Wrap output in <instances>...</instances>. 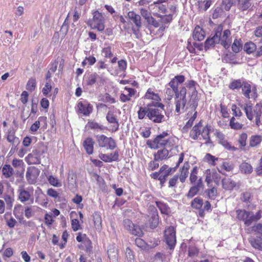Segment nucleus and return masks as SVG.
Listing matches in <instances>:
<instances>
[{
  "instance_id": "1a4fd4ad",
  "label": "nucleus",
  "mask_w": 262,
  "mask_h": 262,
  "mask_svg": "<svg viewBox=\"0 0 262 262\" xmlns=\"http://www.w3.org/2000/svg\"><path fill=\"white\" fill-rule=\"evenodd\" d=\"M242 92L247 99L253 98L255 99L257 97L256 89L255 88H252L251 85L246 80L242 87Z\"/></svg>"
},
{
  "instance_id": "a211bd4d",
  "label": "nucleus",
  "mask_w": 262,
  "mask_h": 262,
  "mask_svg": "<svg viewBox=\"0 0 262 262\" xmlns=\"http://www.w3.org/2000/svg\"><path fill=\"white\" fill-rule=\"evenodd\" d=\"M185 80V77L182 75H178L174 76L168 83V86L178 91L179 85L182 84Z\"/></svg>"
},
{
  "instance_id": "72a5a7b5",
  "label": "nucleus",
  "mask_w": 262,
  "mask_h": 262,
  "mask_svg": "<svg viewBox=\"0 0 262 262\" xmlns=\"http://www.w3.org/2000/svg\"><path fill=\"white\" fill-rule=\"evenodd\" d=\"M251 245L254 248L260 250H262V239L260 237H251L249 239Z\"/></svg>"
},
{
  "instance_id": "0eeeda50",
  "label": "nucleus",
  "mask_w": 262,
  "mask_h": 262,
  "mask_svg": "<svg viewBox=\"0 0 262 262\" xmlns=\"http://www.w3.org/2000/svg\"><path fill=\"white\" fill-rule=\"evenodd\" d=\"M164 238L165 242L169 248L173 249L176 244V230L173 227L170 226L165 229Z\"/></svg>"
},
{
  "instance_id": "13d9d810",
  "label": "nucleus",
  "mask_w": 262,
  "mask_h": 262,
  "mask_svg": "<svg viewBox=\"0 0 262 262\" xmlns=\"http://www.w3.org/2000/svg\"><path fill=\"white\" fill-rule=\"evenodd\" d=\"M252 195L250 191H246L242 193L241 199L244 202H250Z\"/></svg>"
},
{
  "instance_id": "5701e85b",
  "label": "nucleus",
  "mask_w": 262,
  "mask_h": 262,
  "mask_svg": "<svg viewBox=\"0 0 262 262\" xmlns=\"http://www.w3.org/2000/svg\"><path fill=\"white\" fill-rule=\"evenodd\" d=\"M239 170L241 173L249 175L253 171V168L249 162H243L239 166Z\"/></svg>"
},
{
  "instance_id": "a18cd8bd",
  "label": "nucleus",
  "mask_w": 262,
  "mask_h": 262,
  "mask_svg": "<svg viewBox=\"0 0 262 262\" xmlns=\"http://www.w3.org/2000/svg\"><path fill=\"white\" fill-rule=\"evenodd\" d=\"M165 93L167 96V99L168 100H171L174 95L176 97V95H177V91L173 90V88L168 86V84H167L166 85Z\"/></svg>"
},
{
  "instance_id": "69168bd1",
  "label": "nucleus",
  "mask_w": 262,
  "mask_h": 262,
  "mask_svg": "<svg viewBox=\"0 0 262 262\" xmlns=\"http://www.w3.org/2000/svg\"><path fill=\"white\" fill-rule=\"evenodd\" d=\"M23 211V206L20 204L15 206L13 210V214L16 217H18Z\"/></svg>"
},
{
  "instance_id": "680f3d73",
  "label": "nucleus",
  "mask_w": 262,
  "mask_h": 262,
  "mask_svg": "<svg viewBox=\"0 0 262 262\" xmlns=\"http://www.w3.org/2000/svg\"><path fill=\"white\" fill-rule=\"evenodd\" d=\"M247 139V135L246 133H243L240 135L238 140V142L242 147L246 146Z\"/></svg>"
},
{
  "instance_id": "4c0bfd02",
  "label": "nucleus",
  "mask_w": 262,
  "mask_h": 262,
  "mask_svg": "<svg viewBox=\"0 0 262 262\" xmlns=\"http://www.w3.org/2000/svg\"><path fill=\"white\" fill-rule=\"evenodd\" d=\"M198 167L195 166L191 171L189 180L192 184H196L199 179L198 177Z\"/></svg>"
},
{
  "instance_id": "6e6552de",
  "label": "nucleus",
  "mask_w": 262,
  "mask_h": 262,
  "mask_svg": "<svg viewBox=\"0 0 262 262\" xmlns=\"http://www.w3.org/2000/svg\"><path fill=\"white\" fill-rule=\"evenodd\" d=\"M217 27H220L221 29L219 32V35H217L218 39H219V43L220 42L225 49H228L231 43V32L229 30L227 29L222 33L223 27L220 25Z\"/></svg>"
},
{
  "instance_id": "c9c22d12",
  "label": "nucleus",
  "mask_w": 262,
  "mask_h": 262,
  "mask_svg": "<svg viewBox=\"0 0 262 262\" xmlns=\"http://www.w3.org/2000/svg\"><path fill=\"white\" fill-rule=\"evenodd\" d=\"M248 220L246 221V226H249L254 222H256L259 220L261 217V213L260 211L257 212L255 214L252 212H250V215L249 216Z\"/></svg>"
},
{
  "instance_id": "393cba45",
  "label": "nucleus",
  "mask_w": 262,
  "mask_h": 262,
  "mask_svg": "<svg viewBox=\"0 0 262 262\" xmlns=\"http://www.w3.org/2000/svg\"><path fill=\"white\" fill-rule=\"evenodd\" d=\"M94 141L91 138H86L83 143V147L89 155H91L94 150Z\"/></svg>"
},
{
  "instance_id": "79ce46f5",
  "label": "nucleus",
  "mask_w": 262,
  "mask_h": 262,
  "mask_svg": "<svg viewBox=\"0 0 262 262\" xmlns=\"http://www.w3.org/2000/svg\"><path fill=\"white\" fill-rule=\"evenodd\" d=\"M2 172L6 178L10 177L13 173V169L10 165H4L2 168Z\"/></svg>"
},
{
  "instance_id": "b1692460",
  "label": "nucleus",
  "mask_w": 262,
  "mask_h": 262,
  "mask_svg": "<svg viewBox=\"0 0 262 262\" xmlns=\"http://www.w3.org/2000/svg\"><path fill=\"white\" fill-rule=\"evenodd\" d=\"M202 128L201 122L195 124L190 132V137L193 140H197L200 136Z\"/></svg>"
},
{
  "instance_id": "c03bdc74",
  "label": "nucleus",
  "mask_w": 262,
  "mask_h": 262,
  "mask_svg": "<svg viewBox=\"0 0 262 262\" xmlns=\"http://www.w3.org/2000/svg\"><path fill=\"white\" fill-rule=\"evenodd\" d=\"M244 50L248 54H250L254 52L256 49V45L252 42H249L246 43L244 47Z\"/></svg>"
},
{
  "instance_id": "e2e57ef3",
  "label": "nucleus",
  "mask_w": 262,
  "mask_h": 262,
  "mask_svg": "<svg viewBox=\"0 0 262 262\" xmlns=\"http://www.w3.org/2000/svg\"><path fill=\"white\" fill-rule=\"evenodd\" d=\"M44 119V118L43 117H39L38 118V120L35 121L31 126L30 127V129L32 132H36L37 130V129L39 128L40 127V121Z\"/></svg>"
},
{
  "instance_id": "052dcab7",
  "label": "nucleus",
  "mask_w": 262,
  "mask_h": 262,
  "mask_svg": "<svg viewBox=\"0 0 262 262\" xmlns=\"http://www.w3.org/2000/svg\"><path fill=\"white\" fill-rule=\"evenodd\" d=\"M158 160H155L154 159L153 161H151L148 164V169L149 170L153 171L159 166V164L158 163Z\"/></svg>"
},
{
  "instance_id": "a19ab883",
  "label": "nucleus",
  "mask_w": 262,
  "mask_h": 262,
  "mask_svg": "<svg viewBox=\"0 0 262 262\" xmlns=\"http://www.w3.org/2000/svg\"><path fill=\"white\" fill-rule=\"evenodd\" d=\"M48 181L49 184L54 187H59L62 186L61 182L59 179L52 175L50 176L48 178Z\"/></svg>"
},
{
  "instance_id": "4468645a",
  "label": "nucleus",
  "mask_w": 262,
  "mask_h": 262,
  "mask_svg": "<svg viewBox=\"0 0 262 262\" xmlns=\"http://www.w3.org/2000/svg\"><path fill=\"white\" fill-rule=\"evenodd\" d=\"M159 1L154 2L149 6V9L152 12L153 15L157 17H161L160 13H164L166 11V7Z\"/></svg>"
},
{
  "instance_id": "5fc2aeb1",
  "label": "nucleus",
  "mask_w": 262,
  "mask_h": 262,
  "mask_svg": "<svg viewBox=\"0 0 262 262\" xmlns=\"http://www.w3.org/2000/svg\"><path fill=\"white\" fill-rule=\"evenodd\" d=\"M26 179L29 184H34L36 182V177L33 174L32 171L28 170L26 174Z\"/></svg>"
},
{
  "instance_id": "f03ea898",
  "label": "nucleus",
  "mask_w": 262,
  "mask_h": 262,
  "mask_svg": "<svg viewBox=\"0 0 262 262\" xmlns=\"http://www.w3.org/2000/svg\"><path fill=\"white\" fill-rule=\"evenodd\" d=\"M244 110L248 119L252 120L254 117H255L256 123L257 125H259L260 123V116L262 113V104L257 103L253 108L252 104L250 101H249L245 104Z\"/></svg>"
},
{
  "instance_id": "9b49d317",
  "label": "nucleus",
  "mask_w": 262,
  "mask_h": 262,
  "mask_svg": "<svg viewBox=\"0 0 262 262\" xmlns=\"http://www.w3.org/2000/svg\"><path fill=\"white\" fill-rule=\"evenodd\" d=\"M18 199L22 203L28 201L31 199L33 193L32 187H28L25 189L23 186H20L18 189Z\"/></svg>"
},
{
  "instance_id": "bb28decb",
  "label": "nucleus",
  "mask_w": 262,
  "mask_h": 262,
  "mask_svg": "<svg viewBox=\"0 0 262 262\" xmlns=\"http://www.w3.org/2000/svg\"><path fill=\"white\" fill-rule=\"evenodd\" d=\"M154 210L151 217L149 220V226L151 229L156 228L158 226L159 221L158 212L155 208H154Z\"/></svg>"
},
{
  "instance_id": "a878e982",
  "label": "nucleus",
  "mask_w": 262,
  "mask_h": 262,
  "mask_svg": "<svg viewBox=\"0 0 262 262\" xmlns=\"http://www.w3.org/2000/svg\"><path fill=\"white\" fill-rule=\"evenodd\" d=\"M205 37V31L200 27H195L193 32V38L194 39L201 41L204 39Z\"/></svg>"
},
{
  "instance_id": "0e129e2a",
  "label": "nucleus",
  "mask_w": 262,
  "mask_h": 262,
  "mask_svg": "<svg viewBox=\"0 0 262 262\" xmlns=\"http://www.w3.org/2000/svg\"><path fill=\"white\" fill-rule=\"evenodd\" d=\"M220 143L228 150L232 151H235L237 150V148L232 146L226 139L224 141H222Z\"/></svg>"
},
{
  "instance_id": "423d86ee",
  "label": "nucleus",
  "mask_w": 262,
  "mask_h": 262,
  "mask_svg": "<svg viewBox=\"0 0 262 262\" xmlns=\"http://www.w3.org/2000/svg\"><path fill=\"white\" fill-rule=\"evenodd\" d=\"M97 140L99 146L101 147L113 150L116 147L115 140L111 137H107L103 135H98L97 136Z\"/></svg>"
},
{
  "instance_id": "39448f33",
  "label": "nucleus",
  "mask_w": 262,
  "mask_h": 262,
  "mask_svg": "<svg viewBox=\"0 0 262 262\" xmlns=\"http://www.w3.org/2000/svg\"><path fill=\"white\" fill-rule=\"evenodd\" d=\"M106 119L108 122L111 124L110 130L116 132L119 128V123L116 115V111L114 107L110 108Z\"/></svg>"
},
{
  "instance_id": "20e7f679",
  "label": "nucleus",
  "mask_w": 262,
  "mask_h": 262,
  "mask_svg": "<svg viewBox=\"0 0 262 262\" xmlns=\"http://www.w3.org/2000/svg\"><path fill=\"white\" fill-rule=\"evenodd\" d=\"M104 21V18L102 14L96 11L93 13V20L90 23L91 27L93 29L102 32L105 28Z\"/></svg>"
},
{
  "instance_id": "f3484780",
  "label": "nucleus",
  "mask_w": 262,
  "mask_h": 262,
  "mask_svg": "<svg viewBox=\"0 0 262 262\" xmlns=\"http://www.w3.org/2000/svg\"><path fill=\"white\" fill-rule=\"evenodd\" d=\"M186 99L175 97L174 103L176 105V112L180 114L183 113L186 110Z\"/></svg>"
},
{
  "instance_id": "e433bc0d",
  "label": "nucleus",
  "mask_w": 262,
  "mask_h": 262,
  "mask_svg": "<svg viewBox=\"0 0 262 262\" xmlns=\"http://www.w3.org/2000/svg\"><path fill=\"white\" fill-rule=\"evenodd\" d=\"M156 204L161 213L168 214L170 212V209L166 204L160 201H156Z\"/></svg>"
},
{
  "instance_id": "f8f14e48",
  "label": "nucleus",
  "mask_w": 262,
  "mask_h": 262,
  "mask_svg": "<svg viewBox=\"0 0 262 262\" xmlns=\"http://www.w3.org/2000/svg\"><path fill=\"white\" fill-rule=\"evenodd\" d=\"M144 98L146 99L153 100L156 101L155 103L153 102L150 103L154 106H158L161 107L162 109L164 107V105L163 104L159 103V101L161 100V99L158 94L156 93L151 88H149L147 90L146 93L145 94Z\"/></svg>"
},
{
  "instance_id": "de8ad7c7",
  "label": "nucleus",
  "mask_w": 262,
  "mask_h": 262,
  "mask_svg": "<svg viewBox=\"0 0 262 262\" xmlns=\"http://www.w3.org/2000/svg\"><path fill=\"white\" fill-rule=\"evenodd\" d=\"M261 141V137L260 136H252L250 138V145L252 147H255L259 144Z\"/></svg>"
},
{
  "instance_id": "c756f323",
  "label": "nucleus",
  "mask_w": 262,
  "mask_h": 262,
  "mask_svg": "<svg viewBox=\"0 0 262 262\" xmlns=\"http://www.w3.org/2000/svg\"><path fill=\"white\" fill-rule=\"evenodd\" d=\"M237 218L238 220L243 221L246 226V221L248 220L249 216L250 215V211H247L245 210L238 209L236 210Z\"/></svg>"
},
{
  "instance_id": "37998d69",
  "label": "nucleus",
  "mask_w": 262,
  "mask_h": 262,
  "mask_svg": "<svg viewBox=\"0 0 262 262\" xmlns=\"http://www.w3.org/2000/svg\"><path fill=\"white\" fill-rule=\"evenodd\" d=\"M242 48V41L241 39H235L232 45V50L235 53L239 52Z\"/></svg>"
},
{
  "instance_id": "864d4df0",
  "label": "nucleus",
  "mask_w": 262,
  "mask_h": 262,
  "mask_svg": "<svg viewBox=\"0 0 262 262\" xmlns=\"http://www.w3.org/2000/svg\"><path fill=\"white\" fill-rule=\"evenodd\" d=\"M36 80L34 78H31L28 80L27 83L26 89L28 91L32 92L35 90L36 88Z\"/></svg>"
},
{
  "instance_id": "2eb2a0df",
  "label": "nucleus",
  "mask_w": 262,
  "mask_h": 262,
  "mask_svg": "<svg viewBox=\"0 0 262 262\" xmlns=\"http://www.w3.org/2000/svg\"><path fill=\"white\" fill-rule=\"evenodd\" d=\"M222 187L227 191H232L234 188L238 189L239 185L230 178H225L222 180Z\"/></svg>"
},
{
  "instance_id": "6ab92c4d",
  "label": "nucleus",
  "mask_w": 262,
  "mask_h": 262,
  "mask_svg": "<svg viewBox=\"0 0 262 262\" xmlns=\"http://www.w3.org/2000/svg\"><path fill=\"white\" fill-rule=\"evenodd\" d=\"M221 29L220 27H217L214 36L210 38H208L206 40L205 42V48L206 50L213 47L215 44L219 43V39H218L217 35H219V33Z\"/></svg>"
},
{
  "instance_id": "09e8293b",
  "label": "nucleus",
  "mask_w": 262,
  "mask_h": 262,
  "mask_svg": "<svg viewBox=\"0 0 262 262\" xmlns=\"http://www.w3.org/2000/svg\"><path fill=\"white\" fill-rule=\"evenodd\" d=\"M229 124L230 127L233 129H240L243 127L242 124L235 121V119L234 117L231 118Z\"/></svg>"
},
{
  "instance_id": "7ed1b4c3",
  "label": "nucleus",
  "mask_w": 262,
  "mask_h": 262,
  "mask_svg": "<svg viewBox=\"0 0 262 262\" xmlns=\"http://www.w3.org/2000/svg\"><path fill=\"white\" fill-rule=\"evenodd\" d=\"M151 104H147V117L155 123H161L164 121V108H158Z\"/></svg>"
},
{
  "instance_id": "473e14b6",
  "label": "nucleus",
  "mask_w": 262,
  "mask_h": 262,
  "mask_svg": "<svg viewBox=\"0 0 262 262\" xmlns=\"http://www.w3.org/2000/svg\"><path fill=\"white\" fill-rule=\"evenodd\" d=\"M200 135L203 140H205L206 144L208 145L212 143L209 136V129L207 126L203 127Z\"/></svg>"
},
{
  "instance_id": "f704fd0d",
  "label": "nucleus",
  "mask_w": 262,
  "mask_h": 262,
  "mask_svg": "<svg viewBox=\"0 0 262 262\" xmlns=\"http://www.w3.org/2000/svg\"><path fill=\"white\" fill-rule=\"evenodd\" d=\"M185 85L186 88H188L192 91L191 97H194V98H195L198 93L195 88V86L197 85L196 82L192 80H188L185 83Z\"/></svg>"
},
{
  "instance_id": "774afa93",
  "label": "nucleus",
  "mask_w": 262,
  "mask_h": 262,
  "mask_svg": "<svg viewBox=\"0 0 262 262\" xmlns=\"http://www.w3.org/2000/svg\"><path fill=\"white\" fill-rule=\"evenodd\" d=\"M118 65L119 70L121 72H124L127 68V62L124 59H121L118 61Z\"/></svg>"
},
{
  "instance_id": "dca6fc26",
  "label": "nucleus",
  "mask_w": 262,
  "mask_h": 262,
  "mask_svg": "<svg viewBox=\"0 0 262 262\" xmlns=\"http://www.w3.org/2000/svg\"><path fill=\"white\" fill-rule=\"evenodd\" d=\"M78 112L85 116L89 115L93 111V106L88 102L80 101L77 104Z\"/></svg>"
},
{
  "instance_id": "3c124183",
  "label": "nucleus",
  "mask_w": 262,
  "mask_h": 262,
  "mask_svg": "<svg viewBox=\"0 0 262 262\" xmlns=\"http://www.w3.org/2000/svg\"><path fill=\"white\" fill-rule=\"evenodd\" d=\"M251 6V4L249 0H242L239 2V8L242 11L247 10Z\"/></svg>"
},
{
  "instance_id": "412c9836",
  "label": "nucleus",
  "mask_w": 262,
  "mask_h": 262,
  "mask_svg": "<svg viewBox=\"0 0 262 262\" xmlns=\"http://www.w3.org/2000/svg\"><path fill=\"white\" fill-rule=\"evenodd\" d=\"M170 149L167 148H163L162 149H159L157 152L154 154V160L158 161H163L166 159L169 158L170 156L169 155Z\"/></svg>"
},
{
  "instance_id": "9d476101",
  "label": "nucleus",
  "mask_w": 262,
  "mask_h": 262,
  "mask_svg": "<svg viewBox=\"0 0 262 262\" xmlns=\"http://www.w3.org/2000/svg\"><path fill=\"white\" fill-rule=\"evenodd\" d=\"M205 177V182L207 183L208 186L211 183L214 181L217 184L220 180L221 176L214 169H208L204 172Z\"/></svg>"
},
{
  "instance_id": "ea45409f",
  "label": "nucleus",
  "mask_w": 262,
  "mask_h": 262,
  "mask_svg": "<svg viewBox=\"0 0 262 262\" xmlns=\"http://www.w3.org/2000/svg\"><path fill=\"white\" fill-rule=\"evenodd\" d=\"M211 0H205L198 2V7L200 10L206 11L212 4Z\"/></svg>"
},
{
  "instance_id": "bf43d9fd",
  "label": "nucleus",
  "mask_w": 262,
  "mask_h": 262,
  "mask_svg": "<svg viewBox=\"0 0 262 262\" xmlns=\"http://www.w3.org/2000/svg\"><path fill=\"white\" fill-rule=\"evenodd\" d=\"M145 116H147V106L145 107H140L138 111V117L139 119H143Z\"/></svg>"
},
{
  "instance_id": "338daca9",
  "label": "nucleus",
  "mask_w": 262,
  "mask_h": 262,
  "mask_svg": "<svg viewBox=\"0 0 262 262\" xmlns=\"http://www.w3.org/2000/svg\"><path fill=\"white\" fill-rule=\"evenodd\" d=\"M24 213L27 219H30L34 215V212L31 207L27 206L25 207Z\"/></svg>"
},
{
  "instance_id": "f257e3e1",
  "label": "nucleus",
  "mask_w": 262,
  "mask_h": 262,
  "mask_svg": "<svg viewBox=\"0 0 262 262\" xmlns=\"http://www.w3.org/2000/svg\"><path fill=\"white\" fill-rule=\"evenodd\" d=\"M147 145L152 149L165 147L164 148H170L171 150L176 145V139L170 137L167 132H163L158 135L152 141H148Z\"/></svg>"
},
{
  "instance_id": "6e6d98bb",
  "label": "nucleus",
  "mask_w": 262,
  "mask_h": 262,
  "mask_svg": "<svg viewBox=\"0 0 262 262\" xmlns=\"http://www.w3.org/2000/svg\"><path fill=\"white\" fill-rule=\"evenodd\" d=\"M196 114H197L196 112H195L193 114L192 116H191V117L190 118L189 120L187 122L185 125L183 127V129L184 130H187L189 128H190L192 126V125L193 123V121H194V120L195 119V118L196 117Z\"/></svg>"
},
{
  "instance_id": "4be33fe9",
  "label": "nucleus",
  "mask_w": 262,
  "mask_h": 262,
  "mask_svg": "<svg viewBox=\"0 0 262 262\" xmlns=\"http://www.w3.org/2000/svg\"><path fill=\"white\" fill-rule=\"evenodd\" d=\"M193 186L191 187L187 193V196L192 198L197 194L200 189L203 186V183L202 178H200L196 184H193Z\"/></svg>"
},
{
  "instance_id": "49530a36",
  "label": "nucleus",
  "mask_w": 262,
  "mask_h": 262,
  "mask_svg": "<svg viewBox=\"0 0 262 262\" xmlns=\"http://www.w3.org/2000/svg\"><path fill=\"white\" fill-rule=\"evenodd\" d=\"M206 192L208 197L213 200H215L217 195V189L214 187L208 189L206 190Z\"/></svg>"
},
{
  "instance_id": "2f4dec72",
  "label": "nucleus",
  "mask_w": 262,
  "mask_h": 262,
  "mask_svg": "<svg viewBox=\"0 0 262 262\" xmlns=\"http://www.w3.org/2000/svg\"><path fill=\"white\" fill-rule=\"evenodd\" d=\"M245 80L243 79H234L229 84V88L232 90H235L242 88Z\"/></svg>"
},
{
  "instance_id": "aec40b11",
  "label": "nucleus",
  "mask_w": 262,
  "mask_h": 262,
  "mask_svg": "<svg viewBox=\"0 0 262 262\" xmlns=\"http://www.w3.org/2000/svg\"><path fill=\"white\" fill-rule=\"evenodd\" d=\"M136 91L132 88L125 86L123 93L120 95V99L122 102H125L130 100V98L134 96Z\"/></svg>"
},
{
  "instance_id": "ddd939ff",
  "label": "nucleus",
  "mask_w": 262,
  "mask_h": 262,
  "mask_svg": "<svg viewBox=\"0 0 262 262\" xmlns=\"http://www.w3.org/2000/svg\"><path fill=\"white\" fill-rule=\"evenodd\" d=\"M123 224L125 228L128 230L131 234L139 236L142 235L143 232L141 228L138 226L135 225L130 220H124Z\"/></svg>"
},
{
  "instance_id": "58836bf2",
  "label": "nucleus",
  "mask_w": 262,
  "mask_h": 262,
  "mask_svg": "<svg viewBox=\"0 0 262 262\" xmlns=\"http://www.w3.org/2000/svg\"><path fill=\"white\" fill-rule=\"evenodd\" d=\"M219 159L211 155L210 154H207L204 158V161L209 163L211 166H214L216 164V162Z\"/></svg>"
},
{
  "instance_id": "cd10ccee",
  "label": "nucleus",
  "mask_w": 262,
  "mask_h": 262,
  "mask_svg": "<svg viewBox=\"0 0 262 262\" xmlns=\"http://www.w3.org/2000/svg\"><path fill=\"white\" fill-rule=\"evenodd\" d=\"M189 167L190 165L189 163L188 162H185L183 166L180 169L179 179L182 183L184 182L186 178L188 177Z\"/></svg>"
},
{
  "instance_id": "c85d7f7f",
  "label": "nucleus",
  "mask_w": 262,
  "mask_h": 262,
  "mask_svg": "<svg viewBox=\"0 0 262 262\" xmlns=\"http://www.w3.org/2000/svg\"><path fill=\"white\" fill-rule=\"evenodd\" d=\"M127 16L138 28L141 27V16L139 14H136L134 11H129Z\"/></svg>"
},
{
  "instance_id": "603ef678",
  "label": "nucleus",
  "mask_w": 262,
  "mask_h": 262,
  "mask_svg": "<svg viewBox=\"0 0 262 262\" xmlns=\"http://www.w3.org/2000/svg\"><path fill=\"white\" fill-rule=\"evenodd\" d=\"M203 200L200 198H195L191 202V206L193 208L200 209L203 205Z\"/></svg>"
},
{
  "instance_id": "7c9ffc66",
  "label": "nucleus",
  "mask_w": 262,
  "mask_h": 262,
  "mask_svg": "<svg viewBox=\"0 0 262 262\" xmlns=\"http://www.w3.org/2000/svg\"><path fill=\"white\" fill-rule=\"evenodd\" d=\"M7 139L9 142L12 144L14 149H16L20 142L19 138L14 136V133L10 132L7 135Z\"/></svg>"
},
{
  "instance_id": "8fccbe9b",
  "label": "nucleus",
  "mask_w": 262,
  "mask_h": 262,
  "mask_svg": "<svg viewBox=\"0 0 262 262\" xmlns=\"http://www.w3.org/2000/svg\"><path fill=\"white\" fill-rule=\"evenodd\" d=\"M172 170H174V168H169L167 165H163L160 169V172H161V174H163L167 177L171 173Z\"/></svg>"
},
{
  "instance_id": "4d7b16f0",
  "label": "nucleus",
  "mask_w": 262,
  "mask_h": 262,
  "mask_svg": "<svg viewBox=\"0 0 262 262\" xmlns=\"http://www.w3.org/2000/svg\"><path fill=\"white\" fill-rule=\"evenodd\" d=\"M102 53L105 58H111L113 57V54L112 52V48L110 46H107L104 48L102 50Z\"/></svg>"
}]
</instances>
